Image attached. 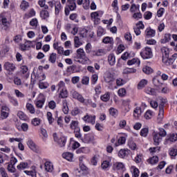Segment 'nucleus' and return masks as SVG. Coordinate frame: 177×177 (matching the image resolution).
<instances>
[{"instance_id":"obj_1","label":"nucleus","mask_w":177,"mask_h":177,"mask_svg":"<svg viewBox=\"0 0 177 177\" xmlns=\"http://www.w3.org/2000/svg\"><path fill=\"white\" fill-rule=\"evenodd\" d=\"M77 59H80L77 60L78 63H81V64H86L89 59L86 57V54L84 50V48H78L77 50Z\"/></svg>"},{"instance_id":"obj_2","label":"nucleus","mask_w":177,"mask_h":177,"mask_svg":"<svg viewBox=\"0 0 177 177\" xmlns=\"http://www.w3.org/2000/svg\"><path fill=\"white\" fill-rule=\"evenodd\" d=\"M140 56L144 59H151L153 57V51L149 47H145L144 50L140 52Z\"/></svg>"},{"instance_id":"obj_3","label":"nucleus","mask_w":177,"mask_h":177,"mask_svg":"<svg viewBox=\"0 0 177 177\" xmlns=\"http://www.w3.org/2000/svg\"><path fill=\"white\" fill-rule=\"evenodd\" d=\"M54 140L59 145V147H64L67 142V138L64 136L57 137L56 134H54Z\"/></svg>"},{"instance_id":"obj_4","label":"nucleus","mask_w":177,"mask_h":177,"mask_svg":"<svg viewBox=\"0 0 177 177\" xmlns=\"http://www.w3.org/2000/svg\"><path fill=\"white\" fill-rule=\"evenodd\" d=\"M0 23H1L3 26V30H5V31H9L10 28V23L8 21V19H6V17L0 15Z\"/></svg>"},{"instance_id":"obj_5","label":"nucleus","mask_w":177,"mask_h":177,"mask_svg":"<svg viewBox=\"0 0 177 177\" xmlns=\"http://www.w3.org/2000/svg\"><path fill=\"white\" fill-rule=\"evenodd\" d=\"M83 120L85 122L91 124V125H95V124H96V115H86L84 116Z\"/></svg>"},{"instance_id":"obj_6","label":"nucleus","mask_w":177,"mask_h":177,"mask_svg":"<svg viewBox=\"0 0 177 177\" xmlns=\"http://www.w3.org/2000/svg\"><path fill=\"white\" fill-rule=\"evenodd\" d=\"M176 59H177V54L175 53L170 58L169 57L167 58H163L162 63L166 64V66H170V64H174V62H175Z\"/></svg>"},{"instance_id":"obj_7","label":"nucleus","mask_w":177,"mask_h":177,"mask_svg":"<svg viewBox=\"0 0 177 177\" xmlns=\"http://www.w3.org/2000/svg\"><path fill=\"white\" fill-rule=\"evenodd\" d=\"M71 95L73 99H76L78 102H80V103H85V98H84L82 95L80 94V93L75 91H72Z\"/></svg>"},{"instance_id":"obj_8","label":"nucleus","mask_w":177,"mask_h":177,"mask_svg":"<svg viewBox=\"0 0 177 177\" xmlns=\"http://www.w3.org/2000/svg\"><path fill=\"white\" fill-rule=\"evenodd\" d=\"M102 42H103V44H109V47L108 48L109 51H110V50H111V49H113V46L114 45V39H113V37H105L103 38Z\"/></svg>"},{"instance_id":"obj_9","label":"nucleus","mask_w":177,"mask_h":177,"mask_svg":"<svg viewBox=\"0 0 177 177\" xmlns=\"http://www.w3.org/2000/svg\"><path fill=\"white\" fill-rule=\"evenodd\" d=\"M27 145L29 149H30V150H32L35 153H38V147L37 146V145H35V142H34V141H32V140H31L30 138L28 140Z\"/></svg>"},{"instance_id":"obj_10","label":"nucleus","mask_w":177,"mask_h":177,"mask_svg":"<svg viewBox=\"0 0 177 177\" xmlns=\"http://www.w3.org/2000/svg\"><path fill=\"white\" fill-rule=\"evenodd\" d=\"M131 153V150L128 149H120L118 152V157L120 158H127L129 153Z\"/></svg>"},{"instance_id":"obj_11","label":"nucleus","mask_w":177,"mask_h":177,"mask_svg":"<svg viewBox=\"0 0 177 177\" xmlns=\"http://www.w3.org/2000/svg\"><path fill=\"white\" fill-rule=\"evenodd\" d=\"M39 97H40L41 100H37L35 105L38 109H42V107H44V104H45V97L44 96V94L40 93L39 95Z\"/></svg>"},{"instance_id":"obj_12","label":"nucleus","mask_w":177,"mask_h":177,"mask_svg":"<svg viewBox=\"0 0 177 177\" xmlns=\"http://www.w3.org/2000/svg\"><path fill=\"white\" fill-rule=\"evenodd\" d=\"M71 129H73L74 132H78V131H81V129L79 126V122L77 120H72L70 124Z\"/></svg>"},{"instance_id":"obj_13","label":"nucleus","mask_w":177,"mask_h":177,"mask_svg":"<svg viewBox=\"0 0 177 177\" xmlns=\"http://www.w3.org/2000/svg\"><path fill=\"white\" fill-rule=\"evenodd\" d=\"M3 67L7 71L10 72H12L15 71V70H16V66H15V64L9 62H6L3 65Z\"/></svg>"},{"instance_id":"obj_14","label":"nucleus","mask_w":177,"mask_h":177,"mask_svg":"<svg viewBox=\"0 0 177 177\" xmlns=\"http://www.w3.org/2000/svg\"><path fill=\"white\" fill-rule=\"evenodd\" d=\"M145 35L147 38H153V37H156V31L151 28H147L145 30Z\"/></svg>"},{"instance_id":"obj_15","label":"nucleus","mask_w":177,"mask_h":177,"mask_svg":"<svg viewBox=\"0 0 177 177\" xmlns=\"http://www.w3.org/2000/svg\"><path fill=\"white\" fill-rule=\"evenodd\" d=\"M106 53H107V51L105 49H98L93 51L91 55L92 56H103Z\"/></svg>"},{"instance_id":"obj_16","label":"nucleus","mask_w":177,"mask_h":177,"mask_svg":"<svg viewBox=\"0 0 177 177\" xmlns=\"http://www.w3.org/2000/svg\"><path fill=\"white\" fill-rule=\"evenodd\" d=\"M91 19L94 21V24H99L100 19H99V13L97 12H94L91 14Z\"/></svg>"},{"instance_id":"obj_17","label":"nucleus","mask_w":177,"mask_h":177,"mask_svg":"<svg viewBox=\"0 0 177 177\" xmlns=\"http://www.w3.org/2000/svg\"><path fill=\"white\" fill-rule=\"evenodd\" d=\"M44 168L47 172H52L53 171V163L47 161L44 163Z\"/></svg>"},{"instance_id":"obj_18","label":"nucleus","mask_w":177,"mask_h":177,"mask_svg":"<svg viewBox=\"0 0 177 177\" xmlns=\"http://www.w3.org/2000/svg\"><path fill=\"white\" fill-rule=\"evenodd\" d=\"M153 84L156 88H160V86H162V84L161 83V81L160 80V77L156 76L153 78Z\"/></svg>"},{"instance_id":"obj_19","label":"nucleus","mask_w":177,"mask_h":177,"mask_svg":"<svg viewBox=\"0 0 177 177\" xmlns=\"http://www.w3.org/2000/svg\"><path fill=\"white\" fill-rule=\"evenodd\" d=\"M162 140V138L160 136L158 133L153 135V145L155 146H158L160 142Z\"/></svg>"},{"instance_id":"obj_20","label":"nucleus","mask_w":177,"mask_h":177,"mask_svg":"<svg viewBox=\"0 0 177 177\" xmlns=\"http://www.w3.org/2000/svg\"><path fill=\"white\" fill-rule=\"evenodd\" d=\"M145 92L147 93V95H151L153 96L157 95V90L151 87H147L145 90Z\"/></svg>"},{"instance_id":"obj_21","label":"nucleus","mask_w":177,"mask_h":177,"mask_svg":"<svg viewBox=\"0 0 177 177\" xmlns=\"http://www.w3.org/2000/svg\"><path fill=\"white\" fill-rule=\"evenodd\" d=\"M68 6L70 10H74L77 9V3H75V0H67Z\"/></svg>"},{"instance_id":"obj_22","label":"nucleus","mask_w":177,"mask_h":177,"mask_svg":"<svg viewBox=\"0 0 177 177\" xmlns=\"http://www.w3.org/2000/svg\"><path fill=\"white\" fill-rule=\"evenodd\" d=\"M127 64L128 66H133V64H136V66H140V60L138 58H133L127 62Z\"/></svg>"},{"instance_id":"obj_23","label":"nucleus","mask_w":177,"mask_h":177,"mask_svg":"<svg viewBox=\"0 0 177 177\" xmlns=\"http://www.w3.org/2000/svg\"><path fill=\"white\" fill-rule=\"evenodd\" d=\"M161 52L162 54V59H167V57H169V49L167 47H162L161 48Z\"/></svg>"},{"instance_id":"obj_24","label":"nucleus","mask_w":177,"mask_h":177,"mask_svg":"<svg viewBox=\"0 0 177 177\" xmlns=\"http://www.w3.org/2000/svg\"><path fill=\"white\" fill-rule=\"evenodd\" d=\"M40 17L43 19V20H46V19L49 18V11L47 10H42L40 12Z\"/></svg>"},{"instance_id":"obj_25","label":"nucleus","mask_w":177,"mask_h":177,"mask_svg":"<svg viewBox=\"0 0 177 177\" xmlns=\"http://www.w3.org/2000/svg\"><path fill=\"white\" fill-rule=\"evenodd\" d=\"M145 120H151L154 117V112L151 110H147L144 115Z\"/></svg>"},{"instance_id":"obj_26","label":"nucleus","mask_w":177,"mask_h":177,"mask_svg":"<svg viewBox=\"0 0 177 177\" xmlns=\"http://www.w3.org/2000/svg\"><path fill=\"white\" fill-rule=\"evenodd\" d=\"M82 113V110L78 106L74 107L71 111V115L73 116L80 115Z\"/></svg>"},{"instance_id":"obj_27","label":"nucleus","mask_w":177,"mask_h":177,"mask_svg":"<svg viewBox=\"0 0 177 177\" xmlns=\"http://www.w3.org/2000/svg\"><path fill=\"white\" fill-rule=\"evenodd\" d=\"M62 156L63 158H65V160H67L68 161H73V157H74L73 153L70 152L64 153Z\"/></svg>"},{"instance_id":"obj_28","label":"nucleus","mask_w":177,"mask_h":177,"mask_svg":"<svg viewBox=\"0 0 177 177\" xmlns=\"http://www.w3.org/2000/svg\"><path fill=\"white\" fill-rule=\"evenodd\" d=\"M108 62L110 66H114V64H115V56L114 54H110L108 56Z\"/></svg>"},{"instance_id":"obj_29","label":"nucleus","mask_w":177,"mask_h":177,"mask_svg":"<svg viewBox=\"0 0 177 177\" xmlns=\"http://www.w3.org/2000/svg\"><path fill=\"white\" fill-rule=\"evenodd\" d=\"M56 59H57V54L52 53L50 55L48 61L50 62V63H52V64H55V63H56Z\"/></svg>"},{"instance_id":"obj_30","label":"nucleus","mask_w":177,"mask_h":177,"mask_svg":"<svg viewBox=\"0 0 177 177\" xmlns=\"http://www.w3.org/2000/svg\"><path fill=\"white\" fill-rule=\"evenodd\" d=\"M68 97V92L67 91V88L59 90V97L61 99H66V97Z\"/></svg>"},{"instance_id":"obj_31","label":"nucleus","mask_w":177,"mask_h":177,"mask_svg":"<svg viewBox=\"0 0 177 177\" xmlns=\"http://www.w3.org/2000/svg\"><path fill=\"white\" fill-rule=\"evenodd\" d=\"M169 41H171V34L166 33L165 34L163 39L160 40V43L167 44V42H169Z\"/></svg>"},{"instance_id":"obj_32","label":"nucleus","mask_w":177,"mask_h":177,"mask_svg":"<svg viewBox=\"0 0 177 177\" xmlns=\"http://www.w3.org/2000/svg\"><path fill=\"white\" fill-rule=\"evenodd\" d=\"M147 162L151 164V165H156L158 162V156H153L147 160Z\"/></svg>"},{"instance_id":"obj_33","label":"nucleus","mask_w":177,"mask_h":177,"mask_svg":"<svg viewBox=\"0 0 177 177\" xmlns=\"http://www.w3.org/2000/svg\"><path fill=\"white\" fill-rule=\"evenodd\" d=\"M38 5L40 6V8H43L46 10L49 9V6L46 5V0H39Z\"/></svg>"},{"instance_id":"obj_34","label":"nucleus","mask_w":177,"mask_h":177,"mask_svg":"<svg viewBox=\"0 0 177 177\" xmlns=\"http://www.w3.org/2000/svg\"><path fill=\"white\" fill-rule=\"evenodd\" d=\"M26 109L30 114H35V108H34V105L30 103L26 104Z\"/></svg>"},{"instance_id":"obj_35","label":"nucleus","mask_w":177,"mask_h":177,"mask_svg":"<svg viewBox=\"0 0 177 177\" xmlns=\"http://www.w3.org/2000/svg\"><path fill=\"white\" fill-rule=\"evenodd\" d=\"M177 141V134L173 133L169 136V138L166 139V143H168V142H176Z\"/></svg>"},{"instance_id":"obj_36","label":"nucleus","mask_w":177,"mask_h":177,"mask_svg":"<svg viewBox=\"0 0 177 177\" xmlns=\"http://www.w3.org/2000/svg\"><path fill=\"white\" fill-rule=\"evenodd\" d=\"M55 15L56 16H59V14L60 12H62V9H63V7H62V3L60 2L57 3V5L55 6Z\"/></svg>"},{"instance_id":"obj_37","label":"nucleus","mask_w":177,"mask_h":177,"mask_svg":"<svg viewBox=\"0 0 177 177\" xmlns=\"http://www.w3.org/2000/svg\"><path fill=\"white\" fill-rule=\"evenodd\" d=\"M156 91H158L159 93L165 94L169 93V92H171V90L169 89V88H168V86L162 87L161 90L160 88H157Z\"/></svg>"},{"instance_id":"obj_38","label":"nucleus","mask_w":177,"mask_h":177,"mask_svg":"<svg viewBox=\"0 0 177 177\" xmlns=\"http://www.w3.org/2000/svg\"><path fill=\"white\" fill-rule=\"evenodd\" d=\"M68 105H67V100L63 101L62 111L65 114H68Z\"/></svg>"},{"instance_id":"obj_39","label":"nucleus","mask_w":177,"mask_h":177,"mask_svg":"<svg viewBox=\"0 0 177 177\" xmlns=\"http://www.w3.org/2000/svg\"><path fill=\"white\" fill-rule=\"evenodd\" d=\"M139 8V5L132 4L130 8V12L131 13H137L138 12H140Z\"/></svg>"},{"instance_id":"obj_40","label":"nucleus","mask_w":177,"mask_h":177,"mask_svg":"<svg viewBox=\"0 0 177 177\" xmlns=\"http://www.w3.org/2000/svg\"><path fill=\"white\" fill-rule=\"evenodd\" d=\"M17 116L19 117V118H20V120H22V121H27V115H26V113H23V111H19L17 113Z\"/></svg>"},{"instance_id":"obj_41","label":"nucleus","mask_w":177,"mask_h":177,"mask_svg":"<svg viewBox=\"0 0 177 177\" xmlns=\"http://www.w3.org/2000/svg\"><path fill=\"white\" fill-rule=\"evenodd\" d=\"M140 114H142V109L140 107L137 106L133 111V116L135 118H138Z\"/></svg>"},{"instance_id":"obj_42","label":"nucleus","mask_w":177,"mask_h":177,"mask_svg":"<svg viewBox=\"0 0 177 177\" xmlns=\"http://www.w3.org/2000/svg\"><path fill=\"white\" fill-rule=\"evenodd\" d=\"M104 34H106V30L104 28H103L102 26H98L97 30V37H102V35H104Z\"/></svg>"},{"instance_id":"obj_43","label":"nucleus","mask_w":177,"mask_h":177,"mask_svg":"<svg viewBox=\"0 0 177 177\" xmlns=\"http://www.w3.org/2000/svg\"><path fill=\"white\" fill-rule=\"evenodd\" d=\"M158 118H160V120H162V118H164V105L163 104L159 105Z\"/></svg>"},{"instance_id":"obj_44","label":"nucleus","mask_w":177,"mask_h":177,"mask_svg":"<svg viewBox=\"0 0 177 177\" xmlns=\"http://www.w3.org/2000/svg\"><path fill=\"white\" fill-rule=\"evenodd\" d=\"M17 169L19 171H21V169H26V168H28V163L26 162H21L17 167Z\"/></svg>"},{"instance_id":"obj_45","label":"nucleus","mask_w":177,"mask_h":177,"mask_svg":"<svg viewBox=\"0 0 177 177\" xmlns=\"http://www.w3.org/2000/svg\"><path fill=\"white\" fill-rule=\"evenodd\" d=\"M124 169V163L123 162H115L113 164V169L120 170Z\"/></svg>"},{"instance_id":"obj_46","label":"nucleus","mask_w":177,"mask_h":177,"mask_svg":"<svg viewBox=\"0 0 177 177\" xmlns=\"http://www.w3.org/2000/svg\"><path fill=\"white\" fill-rule=\"evenodd\" d=\"M75 48H80L82 45V42L80 40V37L75 36L74 37Z\"/></svg>"},{"instance_id":"obj_47","label":"nucleus","mask_w":177,"mask_h":177,"mask_svg":"<svg viewBox=\"0 0 177 177\" xmlns=\"http://www.w3.org/2000/svg\"><path fill=\"white\" fill-rule=\"evenodd\" d=\"M21 73H22V74H26V77L28 78V67H27V66H21Z\"/></svg>"},{"instance_id":"obj_48","label":"nucleus","mask_w":177,"mask_h":177,"mask_svg":"<svg viewBox=\"0 0 177 177\" xmlns=\"http://www.w3.org/2000/svg\"><path fill=\"white\" fill-rule=\"evenodd\" d=\"M104 81L107 84H110V82H113V81H114V77L113 75L109 73L104 77Z\"/></svg>"},{"instance_id":"obj_49","label":"nucleus","mask_w":177,"mask_h":177,"mask_svg":"<svg viewBox=\"0 0 177 177\" xmlns=\"http://www.w3.org/2000/svg\"><path fill=\"white\" fill-rule=\"evenodd\" d=\"M100 99L102 102H109L110 100V93L107 92L106 93L101 95Z\"/></svg>"},{"instance_id":"obj_50","label":"nucleus","mask_w":177,"mask_h":177,"mask_svg":"<svg viewBox=\"0 0 177 177\" xmlns=\"http://www.w3.org/2000/svg\"><path fill=\"white\" fill-rule=\"evenodd\" d=\"M29 24L30 26H31V27H34L35 28H37V27H38V19H37V18L32 19Z\"/></svg>"},{"instance_id":"obj_51","label":"nucleus","mask_w":177,"mask_h":177,"mask_svg":"<svg viewBox=\"0 0 177 177\" xmlns=\"http://www.w3.org/2000/svg\"><path fill=\"white\" fill-rule=\"evenodd\" d=\"M109 114L115 118L118 115V111L114 108H111L109 109Z\"/></svg>"},{"instance_id":"obj_52","label":"nucleus","mask_w":177,"mask_h":177,"mask_svg":"<svg viewBox=\"0 0 177 177\" xmlns=\"http://www.w3.org/2000/svg\"><path fill=\"white\" fill-rule=\"evenodd\" d=\"M101 167L102 169H107L108 168H110V161L109 160H104L101 165Z\"/></svg>"},{"instance_id":"obj_53","label":"nucleus","mask_w":177,"mask_h":177,"mask_svg":"<svg viewBox=\"0 0 177 177\" xmlns=\"http://www.w3.org/2000/svg\"><path fill=\"white\" fill-rule=\"evenodd\" d=\"M91 151L90 149H85V148H80L76 151L77 154H81V153H83L84 154H88Z\"/></svg>"},{"instance_id":"obj_54","label":"nucleus","mask_w":177,"mask_h":177,"mask_svg":"<svg viewBox=\"0 0 177 177\" xmlns=\"http://www.w3.org/2000/svg\"><path fill=\"white\" fill-rule=\"evenodd\" d=\"M128 146L131 150H136V144L132 140H129Z\"/></svg>"},{"instance_id":"obj_55","label":"nucleus","mask_w":177,"mask_h":177,"mask_svg":"<svg viewBox=\"0 0 177 177\" xmlns=\"http://www.w3.org/2000/svg\"><path fill=\"white\" fill-rule=\"evenodd\" d=\"M57 87L58 88V91H63V89L66 88V84L63 81H60L57 85Z\"/></svg>"},{"instance_id":"obj_56","label":"nucleus","mask_w":177,"mask_h":177,"mask_svg":"<svg viewBox=\"0 0 177 177\" xmlns=\"http://www.w3.org/2000/svg\"><path fill=\"white\" fill-rule=\"evenodd\" d=\"M124 74H131L132 73H136V69L133 68H126L123 71Z\"/></svg>"},{"instance_id":"obj_57","label":"nucleus","mask_w":177,"mask_h":177,"mask_svg":"<svg viewBox=\"0 0 177 177\" xmlns=\"http://www.w3.org/2000/svg\"><path fill=\"white\" fill-rule=\"evenodd\" d=\"M125 142H127V138H125V137L124 136H122L119 138L118 140V144H115V146L118 147L120 146V145H124Z\"/></svg>"},{"instance_id":"obj_58","label":"nucleus","mask_w":177,"mask_h":177,"mask_svg":"<svg viewBox=\"0 0 177 177\" xmlns=\"http://www.w3.org/2000/svg\"><path fill=\"white\" fill-rule=\"evenodd\" d=\"M147 80L143 79L138 84V89H142V88H145L146 85H147Z\"/></svg>"},{"instance_id":"obj_59","label":"nucleus","mask_w":177,"mask_h":177,"mask_svg":"<svg viewBox=\"0 0 177 177\" xmlns=\"http://www.w3.org/2000/svg\"><path fill=\"white\" fill-rule=\"evenodd\" d=\"M29 4L28 2L26 1H23L20 5V8L21 9H22V10H26V9L28 8Z\"/></svg>"},{"instance_id":"obj_60","label":"nucleus","mask_w":177,"mask_h":177,"mask_svg":"<svg viewBox=\"0 0 177 177\" xmlns=\"http://www.w3.org/2000/svg\"><path fill=\"white\" fill-rule=\"evenodd\" d=\"M143 73L145 74H151L153 73V69L150 66H145L142 68Z\"/></svg>"},{"instance_id":"obj_61","label":"nucleus","mask_w":177,"mask_h":177,"mask_svg":"<svg viewBox=\"0 0 177 177\" xmlns=\"http://www.w3.org/2000/svg\"><path fill=\"white\" fill-rule=\"evenodd\" d=\"M97 80H99V76L96 74H94L91 76V84L92 85H96V82H97Z\"/></svg>"},{"instance_id":"obj_62","label":"nucleus","mask_w":177,"mask_h":177,"mask_svg":"<svg viewBox=\"0 0 177 177\" xmlns=\"http://www.w3.org/2000/svg\"><path fill=\"white\" fill-rule=\"evenodd\" d=\"M169 156H171V157H176L177 149L175 148H170L169 149Z\"/></svg>"},{"instance_id":"obj_63","label":"nucleus","mask_w":177,"mask_h":177,"mask_svg":"<svg viewBox=\"0 0 177 177\" xmlns=\"http://www.w3.org/2000/svg\"><path fill=\"white\" fill-rule=\"evenodd\" d=\"M82 84L83 85H89V77L88 76H84L82 78Z\"/></svg>"},{"instance_id":"obj_64","label":"nucleus","mask_w":177,"mask_h":177,"mask_svg":"<svg viewBox=\"0 0 177 177\" xmlns=\"http://www.w3.org/2000/svg\"><path fill=\"white\" fill-rule=\"evenodd\" d=\"M139 169L133 167V176L132 177H139Z\"/></svg>"}]
</instances>
